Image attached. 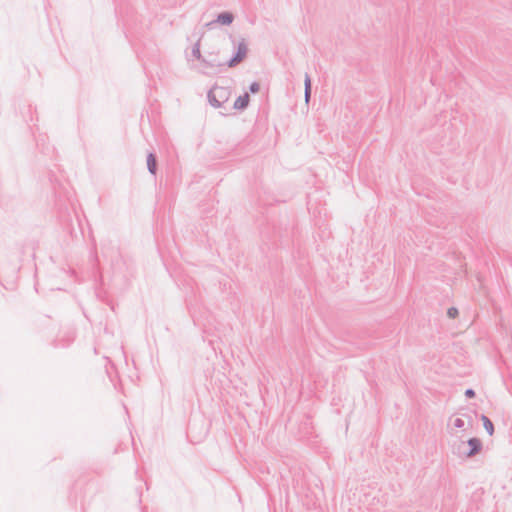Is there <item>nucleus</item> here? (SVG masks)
Segmentation results:
<instances>
[{
    "mask_svg": "<svg viewBox=\"0 0 512 512\" xmlns=\"http://www.w3.org/2000/svg\"><path fill=\"white\" fill-rule=\"evenodd\" d=\"M232 90L229 87L214 85L207 93L209 104L214 108L226 109L225 104L229 101Z\"/></svg>",
    "mask_w": 512,
    "mask_h": 512,
    "instance_id": "f257e3e1",
    "label": "nucleus"
},
{
    "mask_svg": "<svg viewBox=\"0 0 512 512\" xmlns=\"http://www.w3.org/2000/svg\"><path fill=\"white\" fill-rule=\"evenodd\" d=\"M226 66L224 62L219 61L218 54L214 52L207 53L201 63L200 72L204 75H211L215 73V69Z\"/></svg>",
    "mask_w": 512,
    "mask_h": 512,
    "instance_id": "f03ea898",
    "label": "nucleus"
},
{
    "mask_svg": "<svg viewBox=\"0 0 512 512\" xmlns=\"http://www.w3.org/2000/svg\"><path fill=\"white\" fill-rule=\"evenodd\" d=\"M248 53V46L244 38H242L236 45L235 51L233 52L230 59L224 64L226 66L233 68L236 67L239 63H241L246 57Z\"/></svg>",
    "mask_w": 512,
    "mask_h": 512,
    "instance_id": "7ed1b4c3",
    "label": "nucleus"
},
{
    "mask_svg": "<svg viewBox=\"0 0 512 512\" xmlns=\"http://www.w3.org/2000/svg\"><path fill=\"white\" fill-rule=\"evenodd\" d=\"M467 444V458H472L479 454L483 449L482 441L477 437L469 438L466 441Z\"/></svg>",
    "mask_w": 512,
    "mask_h": 512,
    "instance_id": "20e7f679",
    "label": "nucleus"
},
{
    "mask_svg": "<svg viewBox=\"0 0 512 512\" xmlns=\"http://www.w3.org/2000/svg\"><path fill=\"white\" fill-rule=\"evenodd\" d=\"M233 21H234L233 13H231L229 11H224V12L219 13L215 20L210 21L209 23H207L206 26L209 29H212L215 24H221V25L229 26V25L232 24Z\"/></svg>",
    "mask_w": 512,
    "mask_h": 512,
    "instance_id": "39448f33",
    "label": "nucleus"
},
{
    "mask_svg": "<svg viewBox=\"0 0 512 512\" xmlns=\"http://www.w3.org/2000/svg\"><path fill=\"white\" fill-rule=\"evenodd\" d=\"M450 449H451L452 454L457 456L458 458L468 459L467 454H466L467 453L466 441L461 440V439L454 440L450 444Z\"/></svg>",
    "mask_w": 512,
    "mask_h": 512,
    "instance_id": "423d86ee",
    "label": "nucleus"
},
{
    "mask_svg": "<svg viewBox=\"0 0 512 512\" xmlns=\"http://www.w3.org/2000/svg\"><path fill=\"white\" fill-rule=\"evenodd\" d=\"M250 103V96L247 92H245L243 95H240L237 97V99L234 101L233 109L238 111H244L247 109L248 105Z\"/></svg>",
    "mask_w": 512,
    "mask_h": 512,
    "instance_id": "0eeeda50",
    "label": "nucleus"
},
{
    "mask_svg": "<svg viewBox=\"0 0 512 512\" xmlns=\"http://www.w3.org/2000/svg\"><path fill=\"white\" fill-rule=\"evenodd\" d=\"M157 156L154 152H149L147 155V169L150 174L156 176L157 174Z\"/></svg>",
    "mask_w": 512,
    "mask_h": 512,
    "instance_id": "6e6552de",
    "label": "nucleus"
},
{
    "mask_svg": "<svg viewBox=\"0 0 512 512\" xmlns=\"http://www.w3.org/2000/svg\"><path fill=\"white\" fill-rule=\"evenodd\" d=\"M312 82L308 73L305 74L304 78V96L305 101L308 103L311 98Z\"/></svg>",
    "mask_w": 512,
    "mask_h": 512,
    "instance_id": "1a4fd4ad",
    "label": "nucleus"
},
{
    "mask_svg": "<svg viewBox=\"0 0 512 512\" xmlns=\"http://www.w3.org/2000/svg\"><path fill=\"white\" fill-rule=\"evenodd\" d=\"M481 421L483 423V427L485 428L486 432L490 436H492L494 434V424L491 421V419L489 417H487L486 415L482 414Z\"/></svg>",
    "mask_w": 512,
    "mask_h": 512,
    "instance_id": "9d476101",
    "label": "nucleus"
},
{
    "mask_svg": "<svg viewBox=\"0 0 512 512\" xmlns=\"http://www.w3.org/2000/svg\"><path fill=\"white\" fill-rule=\"evenodd\" d=\"M108 363L110 364V366H106V373L108 375V378L110 379L111 383L113 384V386L116 388V383H115V375L116 374V369H115V366L113 363H111L110 361H108Z\"/></svg>",
    "mask_w": 512,
    "mask_h": 512,
    "instance_id": "9b49d317",
    "label": "nucleus"
},
{
    "mask_svg": "<svg viewBox=\"0 0 512 512\" xmlns=\"http://www.w3.org/2000/svg\"><path fill=\"white\" fill-rule=\"evenodd\" d=\"M192 56L202 63L204 56L200 51V41H197L192 47Z\"/></svg>",
    "mask_w": 512,
    "mask_h": 512,
    "instance_id": "f8f14e48",
    "label": "nucleus"
},
{
    "mask_svg": "<svg viewBox=\"0 0 512 512\" xmlns=\"http://www.w3.org/2000/svg\"><path fill=\"white\" fill-rule=\"evenodd\" d=\"M260 90V84L259 82L257 81H254L252 82L250 85H249V92L252 93V94H255V93H258Z\"/></svg>",
    "mask_w": 512,
    "mask_h": 512,
    "instance_id": "ddd939ff",
    "label": "nucleus"
},
{
    "mask_svg": "<svg viewBox=\"0 0 512 512\" xmlns=\"http://www.w3.org/2000/svg\"><path fill=\"white\" fill-rule=\"evenodd\" d=\"M458 314H459V311L456 307H450L447 310V316L451 319L456 318L458 316Z\"/></svg>",
    "mask_w": 512,
    "mask_h": 512,
    "instance_id": "4468645a",
    "label": "nucleus"
},
{
    "mask_svg": "<svg viewBox=\"0 0 512 512\" xmlns=\"http://www.w3.org/2000/svg\"><path fill=\"white\" fill-rule=\"evenodd\" d=\"M454 427L462 429L465 426V422L461 418H456L453 423Z\"/></svg>",
    "mask_w": 512,
    "mask_h": 512,
    "instance_id": "2eb2a0df",
    "label": "nucleus"
},
{
    "mask_svg": "<svg viewBox=\"0 0 512 512\" xmlns=\"http://www.w3.org/2000/svg\"><path fill=\"white\" fill-rule=\"evenodd\" d=\"M464 395L466 396V398H474L476 396V392L474 389L472 388H467L464 392Z\"/></svg>",
    "mask_w": 512,
    "mask_h": 512,
    "instance_id": "dca6fc26",
    "label": "nucleus"
},
{
    "mask_svg": "<svg viewBox=\"0 0 512 512\" xmlns=\"http://www.w3.org/2000/svg\"><path fill=\"white\" fill-rule=\"evenodd\" d=\"M136 493L138 495V503L141 504L142 502V488L141 487H137L136 488Z\"/></svg>",
    "mask_w": 512,
    "mask_h": 512,
    "instance_id": "f3484780",
    "label": "nucleus"
},
{
    "mask_svg": "<svg viewBox=\"0 0 512 512\" xmlns=\"http://www.w3.org/2000/svg\"><path fill=\"white\" fill-rule=\"evenodd\" d=\"M147 511V507L146 506H142L141 507V512H146Z\"/></svg>",
    "mask_w": 512,
    "mask_h": 512,
    "instance_id": "a211bd4d",
    "label": "nucleus"
},
{
    "mask_svg": "<svg viewBox=\"0 0 512 512\" xmlns=\"http://www.w3.org/2000/svg\"><path fill=\"white\" fill-rule=\"evenodd\" d=\"M191 427H192V425H191V423H189V425H188V430H190V429H191Z\"/></svg>",
    "mask_w": 512,
    "mask_h": 512,
    "instance_id": "6ab92c4d",
    "label": "nucleus"
}]
</instances>
